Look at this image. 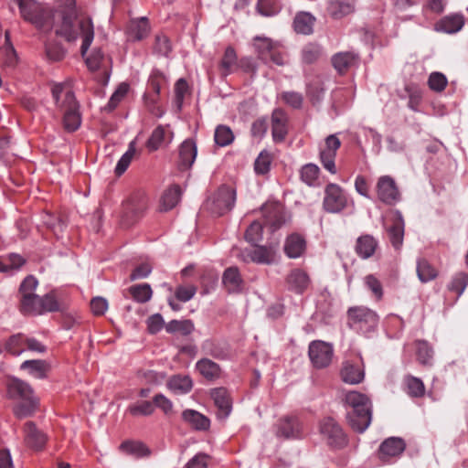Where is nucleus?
<instances>
[{
	"label": "nucleus",
	"instance_id": "f257e3e1",
	"mask_svg": "<svg viewBox=\"0 0 468 468\" xmlns=\"http://www.w3.org/2000/svg\"><path fill=\"white\" fill-rule=\"evenodd\" d=\"M6 396L10 399L20 400L13 412L18 419L29 417L38 408V399L35 396L32 387L26 381L17 378H8L5 383Z\"/></svg>",
	"mask_w": 468,
	"mask_h": 468
},
{
	"label": "nucleus",
	"instance_id": "f03ea898",
	"mask_svg": "<svg viewBox=\"0 0 468 468\" xmlns=\"http://www.w3.org/2000/svg\"><path fill=\"white\" fill-rule=\"evenodd\" d=\"M51 92L57 106L63 112L64 129L69 133L75 132L80 126L81 117L73 91L65 84L57 83L52 87Z\"/></svg>",
	"mask_w": 468,
	"mask_h": 468
},
{
	"label": "nucleus",
	"instance_id": "7ed1b4c3",
	"mask_svg": "<svg viewBox=\"0 0 468 468\" xmlns=\"http://www.w3.org/2000/svg\"><path fill=\"white\" fill-rule=\"evenodd\" d=\"M345 402L351 408L346 414L350 427L356 432H364L371 423L372 412L369 399L357 391L346 394Z\"/></svg>",
	"mask_w": 468,
	"mask_h": 468
},
{
	"label": "nucleus",
	"instance_id": "20e7f679",
	"mask_svg": "<svg viewBox=\"0 0 468 468\" xmlns=\"http://www.w3.org/2000/svg\"><path fill=\"white\" fill-rule=\"evenodd\" d=\"M150 207V197L145 190H133L122 203L121 224L129 228L138 223Z\"/></svg>",
	"mask_w": 468,
	"mask_h": 468
},
{
	"label": "nucleus",
	"instance_id": "39448f33",
	"mask_svg": "<svg viewBox=\"0 0 468 468\" xmlns=\"http://www.w3.org/2000/svg\"><path fill=\"white\" fill-rule=\"evenodd\" d=\"M79 37L82 38L80 54L85 59L88 69L91 71L98 70L104 59V54L101 48H94L90 54V48L94 38V26L90 17H82L78 22Z\"/></svg>",
	"mask_w": 468,
	"mask_h": 468
},
{
	"label": "nucleus",
	"instance_id": "423d86ee",
	"mask_svg": "<svg viewBox=\"0 0 468 468\" xmlns=\"http://www.w3.org/2000/svg\"><path fill=\"white\" fill-rule=\"evenodd\" d=\"M58 12L61 16V24L57 28L56 33L71 42L79 37L78 22L85 17L76 16V0H56Z\"/></svg>",
	"mask_w": 468,
	"mask_h": 468
},
{
	"label": "nucleus",
	"instance_id": "0eeeda50",
	"mask_svg": "<svg viewBox=\"0 0 468 468\" xmlns=\"http://www.w3.org/2000/svg\"><path fill=\"white\" fill-rule=\"evenodd\" d=\"M25 21L40 29H49L52 26V11L36 0H15Z\"/></svg>",
	"mask_w": 468,
	"mask_h": 468
},
{
	"label": "nucleus",
	"instance_id": "6e6552de",
	"mask_svg": "<svg viewBox=\"0 0 468 468\" xmlns=\"http://www.w3.org/2000/svg\"><path fill=\"white\" fill-rule=\"evenodd\" d=\"M37 285V278L28 275L19 286V311L24 315L36 316L41 314V297L35 293Z\"/></svg>",
	"mask_w": 468,
	"mask_h": 468
},
{
	"label": "nucleus",
	"instance_id": "1a4fd4ad",
	"mask_svg": "<svg viewBox=\"0 0 468 468\" xmlns=\"http://www.w3.org/2000/svg\"><path fill=\"white\" fill-rule=\"evenodd\" d=\"M346 317L349 328L362 335L374 332L379 320L375 311L362 305L348 308Z\"/></svg>",
	"mask_w": 468,
	"mask_h": 468
},
{
	"label": "nucleus",
	"instance_id": "9d476101",
	"mask_svg": "<svg viewBox=\"0 0 468 468\" xmlns=\"http://www.w3.org/2000/svg\"><path fill=\"white\" fill-rule=\"evenodd\" d=\"M324 192L323 208L325 212L338 214L347 208L350 199L339 185L329 183Z\"/></svg>",
	"mask_w": 468,
	"mask_h": 468
},
{
	"label": "nucleus",
	"instance_id": "9b49d317",
	"mask_svg": "<svg viewBox=\"0 0 468 468\" xmlns=\"http://www.w3.org/2000/svg\"><path fill=\"white\" fill-rule=\"evenodd\" d=\"M319 429L330 447L342 449L347 445V436L335 419L331 417L323 419L320 422Z\"/></svg>",
	"mask_w": 468,
	"mask_h": 468
},
{
	"label": "nucleus",
	"instance_id": "f8f14e48",
	"mask_svg": "<svg viewBox=\"0 0 468 468\" xmlns=\"http://www.w3.org/2000/svg\"><path fill=\"white\" fill-rule=\"evenodd\" d=\"M235 201L236 190L229 186L223 185L214 194L210 209L214 214L222 216L233 208Z\"/></svg>",
	"mask_w": 468,
	"mask_h": 468
},
{
	"label": "nucleus",
	"instance_id": "ddd939ff",
	"mask_svg": "<svg viewBox=\"0 0 468 468\" xmlns=\"http://www.w3.org/2000/svg\"><path fill=\"white\" fill-rule=\"evenodd\" d=\"M376 193L378 200L388 206L396 204L401 198L399 186L390 176H382L378 179Z\"/></svg>",
	"mask_w": 468,
	"mask_h": 468
},
{
	"label": "nucleus",
	"instance_id": "4468645a",
	"mask_svg": "<svg viewBox=\"0 0 468 468\" xmlns=\"http://www.w3.org/2000/svg\"><path fill=\"white\" fill-rule=\"evenodd\" d=\"M406 449V442L399 437H389L378 447L377 456L383 463H390L399 458Z\"/></svg>",
	"mask_w": 468,
	"mask_h": 468
},
{
	"label": "nucleus",
	"instance_id": "2eb2a0df",
	"mask_svg": "<svg viewBox=\"0 0 468 468\" xmlns=\"http://www.w3.org/2000/svg\"><path fill=\"white\" fill-rule=\"evenodd\" d=\"M341 147V141L335 134L328 135L324 145L320 147L319 158L324 169L329 173L336 174V167L335 164L336 152Z\"/></svg>",
	"mask_w": 468,
	"mask_h": 468
},
{
	"label": "nucleus",
	"instance_id": "dca6fc26",
	"mask_svg": "<svg viewBox=\"0 0 468 468\" xmlns=\"http://www.w3.org/2000/svg\"><path fill=\"white\" fill-rule=\"evenodd\" d=\"M333 346L324 341H313L309 346V357L316 368L330 365L333 357Z\"/></svg>",
	"mask_w": 468,
	"mask_h": 468
},
{
	"label": "nucleus",
	"instance_id": "f3484780",
	"mask_svg": "<svg viewBox=\"0 0 468 468\" xmlns=\"http://www.w3.org/2000/svg\"><path fill=\"white\" fill-rule=\"evenodd\" d=\"M24 442L33 451H42L48 441V436L33 421H27L23 427Z\"/></svg>",
	"mask_w": 468,
	"mask_h": 468
},
{
	"label": "nucleus",
	"instance_id": "a211bd4d",
	"mask_svg": "<svg viewBox=\"0 0 468 468\" xmlns=\"http://www.w3.org/2000/svg\"><path fill=\"white\" fill-rule=\"evenodd\" d=\"M210 399L217 408V416L218 419H226L232 410V399L226 388H214L209 391Z\"/></svg>",
	"mask_w": 468,
	"mask_h": 468
},
{
	"label": "nucleus",
	"instance_id": "6ab92c4d",
	"mask_svg": "<svg viewBox=\"0 0 468 468\" xmlns=\"http://www.w3.org/2000/svg\"><path fill=\"white\" fill-rule=\"evenodd\" d=\"M303 434V425L294 416L280 419L276 425V435L284 439H298Z\"/></svg>",
	"mask_w": 468,
	"mask_h": 468
},
{
	"label": "nucleus",
	"instance_id": "aec40b11",
	"mask_svg": "<svg viewBox=\"0 0 468 468\" xmlns=\"http://www.w3.org/2000/svg\"><path fill=\"white\" fill-rule=\"evenodd\" d=\"M271 135L275 143H282L288 134L289 118L282 109H275L271 113Z\"/></svg>",
	"mask_w": 468,
	"mask_h": 468
},
{
	"label": "nucleus",
	"instance_id": "412c9836",
	"mask_svg": "<svg viewBox=\"0 0 468 468\" xmlns=\"http://www.w3.org/2000/svg\"><path fill=\"white\" fill-rule=\"evenodd\" d=\"M307 249V241L303 235L294 232L287 236L283 245V251L290 259L302 257Z\"/></svg>",
	"mask_w": 468,
	"mask_h": 468
},
{
	"label": "nucleus",
	"instance_id": "4be33fe9",
	"mask_svg": "<svg viewBox=\"0 0 468 468\" xmlns=\"http://www.w3.org/2000/svg\"><path fill=\"white\" fill-rule=\"evenodd\" d=\"M222 285L228 293H239L243 291L245 282L238 267L227 268L222 274Z\"/></svg>",
	"mask_w": 468,
	"mask_h": 468
},
{
	"label": "nucleus",
	"instance_id": "5701e85b",
	"mask_svg": "<svg viewBox=\"0 0 468 468\" xmlns=\"http://www.w3.org/2000/svg\"><path fill=\"white\" fill-rule=\"evenodd\" d=\"M465 17L463 14L453 13L441 17L434 25V29L446 34H455L464 26Z\"/></svg>",
	"mask_w": 468,
	"mask_h": 468
},
{
	"label": "nucleus",
	"instance_id": "b1692460",
	"mask_svg": "<svg viewBox=\"0 0 468 468\" xmlns=\"http://www.w3.org/2000/svg\"><path fill=\"white\" fill-rule=\"evenodd\" d=\"M197 154L196 143L191 139L185 140L179 146L178 168L182 171L189 169L196 160Z\"/></svg>",
	"mask_w": 468,
	"mask_h": 468
},
{
	"label": "nucleus",
	"instance_id": "393cba45",
	"mask_svg": "<svg viewBox=\"0 0 468 468\" xmlns=\"http://www.w3.org/2000/svg\"><path fill=\"white\" fill-rule=\"evenodd\" d=\"M261 210L265 224L268 225L272 231L277 230L285 223L284 213L279 205H264Z\"/></svg>",
	"mask_w": 468,
	"mask_h": 468
},
{
	"label": "nucleus",
	"instance_id": "a878e982",
	"mask_svg": "<svg viewBox=\"0 0 468 468\" xmlns=\"http://www.w3.org/2000/svg\"><path fill=\"white\" fill-rule=\"evenodd\" d=\"M378 248V240L370 234H363L356 239L355 251L356 255L367 260L371 258Z\"/></svg>",
	"mask_w": 468,
	"mask_h": 468
},
{
	"label": "nucleus",
	"instance_id": "bb28decb",
	"mask_svg": "<svg viewBox=\"0 0 468 468\" xmlns=\"http://www.w3.org/2000/svg\"><path fill=\"white\" fill-rule=\"evenodd\" d=\"M286 283L290 291L302 294L307 290L310 278L304 271L294 269L287 275Z\"/></svg>",
	"mask_w": 468,
	"mask_h": 468
},
{
	"label": "nucleus",
	"instance_id": "cd10ccee",
	"mask_svg": "<svg viewBox=\"0 0 468 468\" xmlns=\"http://www.w3.org/2000/svg\"><path fill=\"white\" fill-rule=\"evenodd\" d=\"M356 5L353 0H330L327 13L333 19L339 20L355 12Z\"/></svg>",
	"mask_w": 468,
	"mask_h": 468
},
{
	"label": "nucleus",
	"instance_id": "c85d7f7f",
	"mask_svg": "<svg viewBox=\"0 0 468 468\" xmlns=\"http://www.w3.org/2000/svg\"><path fill=\"white\" fill-rule=\"evenodd\" d=\"M404 219L399 212H397L391 225L387 229L389 241L396 250H399L404 239Z\"/></svg>",
	"mask_w": 468,
	"mask_h": 468
},
{
	"label": "nucleus",
	"instance_id": "c756f323",
	"mask_svg": "<svg viewBox=\"0 0 468 468\" xmlns=\"http://www.w3.org/2000/svg\"><path fill=\"white\" fill-rule=\"evenodd\" d=\"M181 188L178 185H173L165 189L160 197L158 210L166 212L173 209L180 201Z\"/></svg>",
	"mask_w": 468,
	"mask_h": 468
},
{
	"label": "nucleus",
	"instance_id": "7c9ffc66",
	"mask_svg": "<svg viewBox=\"0 0 468 468\" xmlns=\"http://www.w3.org/2000/svg\"><path fill=\"white\" fill-rule=\"evenodd\" d=\"M149 32L150 26L146 17L132 20L126 30L127 37L131 41H141L149 35Z\"/></svg>",
	"mask_w": 468,
	"mask_h": 468
},
{
	"label": "nucleus",
	"instance_id": "2f4dec72",
	"mask_svg": "<svg viewBox=\"0 0 468 468\" xmlns=\"http://www.w3.org/2000/svg\"><path fill=\"white\" fill-rule=\"evenodd\" d=\"M357 58L354 52H339L332 57V65L340 75H344L356 63Z\"/></svg>",
	"mask_w": 468,
	"mask_h": 468
},
{
	"label": "nucleus",
	"instance_id": "473e14b6",
	"mask_svg": "<svg viewBox=\"0 0 468 468\" xmlns=\"http://www.w3.org/2000/svg\"><path fill=\"white\" fill-rule=\"evenodd\" d=\"M316 19L308 12H298L293 19L292 27L297 34L311 35Z\"/></svg>",
	"mask_w": 468,
	"mask_h": 468
},
{
	"label": "nucleus",
	"instance_id": "72a5a7b5",
	"mask_svg": "<svg viewBox=\"0 0 468 468\" xmlns=\"http://www.w3.org/2000/svg\"><path fill=\"white\" fill-rule=\"evenodd\" d=\"M182 419L197 431H207L210 427L209 419L195 410H185L182 412Z\"/></svg>",
	"mask_w": 468,
	"mask_h": 468
},
{
	"label": "nucleus",
	"instance_id": "f704fd0d",
	"mask_svg": "<svg viewBox=\"0 0 468 468\" xmlns=\"http://www.w3.org/2000/svg\"><path fill=\"white\" fill-rule=\"evenodd\" d=\"M416 359L420 365L431 367L433 365L434 351L432 346L425 340L414 342Z\"/></svg>",
	"mask_w": 468,
	"mask_h": 468
},
{
	"label": "nucleus",
	"instance_id": "c9c22d12",
	"mask_svg": "<svg viewBox=\"0 0 468 468\" xmlns=\"http://www.w3.org/2000/svg\"><path fill=\"white\" fill-rule=\"evenodd\" d=\"M42 224L45 226L56 238L64 232L67 224L59 214H52L44 212L41 216Z\"/></svg>",
	"mask_w": 468,
	"mask_h": 468
},
{
	"label": "nucleus",
	"instance_id": "e433bc0d",
	"mask_svg": "<svg viewBox=\"0 0 468 468\" xmlns=\"http://www.w3.org/2000/svg\"><path fill=\"white\" fill-rule=\"evenodd\" d=\"M341 378L344 382L356 385L364 380L365 372L360 366L346 361L343 364Z\"/></svg>",
	"mask_w": 468,
	"mask_h": 468
},
{
	"label": "nucleus",
	"instance_id": "4c0bfd02",
	"mask_svg": "<svg viewBox=\"0 0 468 468\" xmlns=\"http://www.w3.org/2000/svg\"><path fill=\"white\" fill-rule=\"evenodd\" d=\"M196 368L203 378L209 381L219 378L221 375L219 365L208 358L198 360Z\"/></svg>",
	"mask_w": 468,
	"mask_h": 468
},
{
	"label": "nucleus",
	"instance_id": "58836bf2",
	"mask_svg": "<svg viewBox=\"0 0 468 468\" xmlns=\"http://www.w3.org/2000/svg\"><path fill=\"white\" fill-rule=\"evenodd\" d=\"M166 387L176 394H186L191 391L193 381L189 376L174 375L167 380Z\"/></svg>",
	"mask_w": 468,
	"mask_h": 468
},
{
	"label": "nucleus",
	"instance_id": "ea45409f",
	"mask_svg": "<svg viewBox=\"0 0 468 468\" xmlns=\"http://www.w3.org/2000/svg\"><path fill=\"white\" fill-rule=\"evenodd\" d=\"M0 61L6 69H15L18 63L16 51L9 40L8 33H5V43L0 48Z\"/></svg>",
	"mask_w": 468,
	"mask_h": 468
},
{
	"label": "nucleus",
	"instance_id": "a19ab883",
	"mask_svg": "<svg viewBox=\"0 0 468 468\" xmlns=\"http://www.w3.org/2000/svg\"><path fill=\"white\" fill-rule=\"evenodd\" d=\"M218 68L220 74L227 77L238 68V56L233 47L229 46L219 61Z\"/></svg>",
	"mask_w": 468,
	"mask_h": 468
},
{
	"label": "nucleus",
	"instance_id": "79ce46f5",
	"mask_svg": "<svg viewBox=\"0 0 468 468\" xmlns=\"http://www.w3.org/2000/svg\"><path fill=\"white\" fill-rule=\"evenodd\" d=\"M20 369L27 370L32 377L42 379L47 378L49 366L45 360L41 359L26 360L20 365Z\"/></svg>",
	"mask_w": 468,
	"mask_h": 468
},
{
	"label": "nucleus",
	"instance_id": "37998d69",
	"mask_svg": "<svg viewBox=\"0 0 468 468\" xmlns=\"http://www.w3.org/2000/svg\"><path fill=\"white\" fill-rule=\"evenodd\" d=\"M26 262L27 260L17 253H9L0 256V271L9 272L11 271H17L25 265Z\"/></svg>",
	"mask_w": 468,
	"mask_h": 468
},
{
	"label": "nucleus",
	"instance_id": "c03bdc74",
	"mask_svg": "<svg viewBox=\"0 0 468 468\" xmlns=\"http://www.w3.org/2000/svg\"><path fill=\"white\" fill-rule=\"evenodd\" d=\"M26 335L22 333L9 336L5 343V350L11 356H20L26 351Z\"/></svg>",
	"mask_w": 468,
	"mask_h": 468
},
{
	"label": "nucleus",
	"instance_id": "a18cd8bd",
	"mask_svg": "<svg viewBox=\"0 0 468 468\" xmlns=\"http://www.w3.org/2000/svg\"><path fill=\"white\" fill-rule=\"evenodd\" d=\"M274 160V154L269 150H262L254 161V171L258 176L267 175Z\"/></svg>",
	"mask_w": 468,
	"mask_h": 468
},
{
	"label": "nucleus",
	"instance_id": "49530a36",
	"mask_svg": "<svg viewBox=\"0 0 468 468\" xmlns=\"http://www.w3.org/2000/svg\"><path fill=\"white\" fill-rule=\"evenodd\" d=\"M417 274L421 282H428L438 276L436 268L426 259L417 261Z\"/></svg>",
	"mask_w": 468,
	"mask_h": 468
},
{
	"label": "nucleus",
	"instance_id": "de8ad7c7",
	"mask_svg": "<svg viewBox=\"0 0 468 468\" xmlns=\"http://www.w3.org/2000/svg\"><path fill=\"white\" fill-rule=\"evenodd\" d=\"M120 450L136 458L145 457L150 454V450L144 443L135 441H126L122 442Z\"/></svg>",
	"mask_w": 468,
	"mask_h": 468
},
{
	"label": "nucleus",
	"instance_id": "09e8293b",
	"mask_svg": "<svg viewBox=\"0 0 468 468\" xmlns=\"http://www.w3.org/2000/svg\"><path fill=\"white\" fill-rule=\"evenodd\" d=\"M406 392L411 398H422L425 395V386L422 380L411 375L404 377Z\"/></svg>",
	"mask_w": 468,
	"mask_h": 468
},
{
	"label": "nucleus",
	"instance_id": "8fccbe9b",
	"mask_svg": "<svg viewBox=\"0 0 468 468\" xmlns=\"http://www.w3.org/2000/svg\"><path fill=\"white\" fill-rule=\"evenodd\" d=\"M254 47L258 53V57L260 59L263 61H267L269 58V54L271 51L276 47L277 42L272 41V39L265 37H255L253 38Z\"/></svg>",
	"mask_w": 468,
	"mask_h": 468
},
{
	"label": "nucleus",
	"instance_id": "3c124183",
	"mask_svg": "<svg viewBox=\"0 0 468 468\" xmlns=\"http://www.w3.org/2000/svg\"><path fill=\"white\" fill-rule=\"evenodd\" d=\"M366 288L371 292L376 302L382 301L384 297V289L380 280L374 274H367L364 278Z\"/></svg>",
	"mask_w": 468,
	"mask_h": 468
},
{
	"label": "nucleus",
	"instance_id": "603ef678",
	"mask_svg": "<svg viewBox=\"0 0 468 468\" xmlns=\"http://www.w3.org/2000/svg\"><path fill=\"white\" fill-rule=\"evenodd\" d=\"M128 291L132 298L135 302L141 303H144L150 301L153 295L152 288L148 283L133 285L128 289Z\"/></svg>",
	"mask_w": 468,
	"mask_h": 468
},
{
	"label": "nucleus",
	"instance_id": "864d4df0",
	"mask_svg": "<svg viewBox=\"0 0 468 468\" xmlns=\"http://www.w3.org/2000/svg\"><path fill=\"white\" fill-rule=\"evenodd\" d=\"M252 261L256 263L270 264L273 261L275 251L272 248L257 246L250 254Z\"/></svg>",
	"mask_w": 468,
	"mask_h": 468
},
{
	"label": "nucleus",
	"instance_id": "5fc2aeb1",
	"mask_svg": "<svg viewBox=\"0 0 468 468\" xmlns=\"http://www.w3.org/2000/svg\"><path fill=\"white\" fill-rule=\"evenodd\" d=\"M322 56V48L317 43L306 44L301 52L302 61L304 64L311 65L318 61Z\"/></svg>",
	"mask_w": 468,
	"mask_h": 468
},
{
	"label": "nucleus",
	"instance_id": "6e6d98bb",
	"mask_svg": "<svg viewBox=\"0 0 468 468\" xmlns=\"http://www.w3.org/2000/svg\"><path fill=\"white\" fill-rule=\"evenodd\" d=\"M234 138V133L229 126L219 124L216 127L214 140L218 146H228L233 143Z\"/></svg>",
	"mask_w": 468,
	"mask_h": 468
},
{
	"label": "nucleus",
	"instance_id": "4d7b16f0",
	"mask_svg": "<svg viewBox=\"0 0 468 468\" xmlns=\"http://www.w3.org/2000/svg\"><path fill=\"white\" fill-rule=\"evenodd\" d=\"M127 412L133 417L151 416L154 412V406L151 401L142 400L129 405Z\"/></svg>",
	"mask_w": 468,
	"mask_h": 468
},
{
	"label": "nucleus",
	"instance_id": "13d9d810",
	"mask_svg": "<svg viewBox=\"0 0 468 468\" xmlns=\"http://www.w3.org/2000/svg\"><path fill=\"white\" fill-rule=\"evenodd\" d=\"M129 90V85L127 83H121L116 90L111 96L108 103L104 106L103 110L107 112H113L120 102L125 98Z\"/></svg>",
	"mask_w": 468,
	"mask_h": 468
},
{
	"label": "nucleus",
	"instance_id": "bf43d9fd",
	"mask_svg": "<svg viewBox=\"0 0 468 468\" xmlns=\"http://www.w3.org/2000/svg\"><path fill=\"white\" fill-rule=\"evenodd\" d=\"M41 314L44 313H52L61 310V305L58 302L55 291H51L41 297Z\"/></svg>",
	"mask_w": 468,
	"mask_h": 468
},
{
	"label": "nucleus",
	"instance_id": "052dcab7",
	"mask_svg": "<svg viewBox=\"0 0 468 468\" xmlns=\"http://www.w3.org/2000/svg\"><path fill=\"white\" fill-rule=\"evenodd\" d=\"M468 285V274L464 271L457 272L448 285V289L459 297Z\"/></svg>",
	"mask_w": 468,
	"mask_h": 468
},
{
	"label": "nucleus",
	"instance_id": "680f3d73",
	"mask_svg": "<svg viewBox=\"0 0 468 468\" xmlns=\"http://www.w3.org/2000/svg\"><path fill=\"white\" fill-rule=\"evenodd\" d=\"M320 174L319 167L314 164L304 165L301 171V179L308 186H314Z\"/></svg>",
	"mask_w": 468,
	"mask_h": 468
},
{
	"label": "nucleus",
	"instance_id": "e2e57ef3",
	"mask_svg": "<svg viewBox=\"0 0 468 468\" xmlns=\"http://www.w3.org/2000/svg\"><path fill=\"white\" fill-rule=\"evenodd\" d=\"M324 89L320 80H315L307 85L306 95L313 104L320 102L324 97Z\"/></svg>",
	"mask_w": 468,
	"mask_h": 468
},
{
	"label": "nucleus",
	"instance_id": "0e129e2a",
	"mask_svg": "<svg viewBox=\"0 0 468 468\" xmlns=\"http://www.w3.org/2000/svg\"><path fill=\"white\" fill-rule=\"evenodd\" d=\"M165 128L163 125H158L153 132L151 136L146 142V147L149 151H156L165 141Z\"/></svg>",
	"mask_w": 468,
	"mask_h": 468
},
{
	"label": "nucleus",
	"instance_id": "69168bd1",
	"mask_svg": "<svg viewBox=\"0 0 468 468\" xmlns=\"http://www.w3.org/2000/svg\"><path fill=\"white\" fill-rule=\"evenodd\" d=\"M134 154H135L134 143L132 142L129 144L128 150L122 154V156L117 163V165L115 167V174L117 176H122L127 170L132 160L134 157Z\"/></svg>",
	"mask_w": 468,
	"mask_h": 468
},
{
	"label": "nucleus",
	"instance_id": "338daca9",
	"mask_svg": "<svg viewBox=\"0 0 468 468\" xmlns=\"http://www.w3.org/2000/svg\"><path fill=\"white\" fill-rule=\"evenodd\" d=\"M217 282L218 275L215 271L210 270L204 271L200 276V284L203 288L202 293H209V292L215 288Z\"/></svg>",
	"mask_w": 468,
	"mask_h": 468
},
{
	"label": "nucleus",
	"instance_id": "774afa93",
	"mask_svg": "<svg viewBox=\"0 0 468 468\" xmlns=\"http://www.w3.org/2000/svg\"><path fill=\"white\" fill-rule=\"evenodd\" d=\"M405 91L409 96V107L413 111H417L422 99L421 90L415 84H409L406 85Z\"/></svg>",
	"mask_w": 468,
	"mask_h": 468
}]
</instances>
